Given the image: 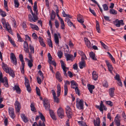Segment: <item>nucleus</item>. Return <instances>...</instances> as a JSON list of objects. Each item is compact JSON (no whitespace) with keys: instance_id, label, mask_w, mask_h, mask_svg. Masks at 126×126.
<instances>
[{"instance_id":"obj_1","label":"nucleus","mask_w":126,"mask_h":126,"mask_svg":"<svg viewBox=\"0 0 126 126\" xmlns=\"http://www.w3.org/2000/svg\"><path fill=\"white\" fill-rule=\"evenodd\" d=\"M83 101L82 99L77 98L76 101V106L77 108L80 110L83 109Z\"/></svg>"},{"instance_id":"obj_2","label":"nucleus","mask_w":126,"mask_h":126,"mask_svg":"<svg viewBox=\"0 0 126 126\" xmlns=\"http://www.w3.org/2000/svg\"><path fill=\"white\" fill-rule=\"evenodd\" d=\"M1 22L3 27H5L9 32H12L11 27L8 23L6 22L5 19L3 18L2 19Z\"/></svg>"},{"instance_id":"obj_3","label":"nucleus","mask_w":126,"mask_h":126,"mask_svg":"<svg viewBox=\"0 0 126 126\" xmlns=\"http://www.w3.org/2000/svg\"><path fill=\"white\" fill-rule=\"evenodd\" d=\"M44 105L46 110H50V103L49 100L47 98H45L43 100Z\"/></svg>"},{"instance_id":"obj_4","label":"nucleus","mask_w":126,"mask_h":126,"mask_svg":"<svg viewBox=\"0 0 126 126\" xmlns=\"http://www.w3.org/2000/svg\"><path fill=\"white\" fill-rule=\"evenodd\" d=\"M84 40L86 45L88 48H90L92 47L93 45V43H94L95 42V41L92 40V44H91L90 41L86 38H84Z\"/></svg>"},{"instance_id":"obj_5","label":"nucleus","mask_w":126,"mask_h":126,"mask_svg":"<svg viewBox=\"0 0 126 126\" xmlns=\"http://www.w3.org/2000/svg\"><path fill=\"white\" fill-rule=\"evenodd\" d=\"M32 16L31 15H28L29 20L31 22L32 21L35 22L38 19V18L37 16L35 14L32 15Z\"/></svg>"},{"instance_id":"obj_6","label":"nucleus","mask_w":126,"mask_h":126,"mask_svg":"<svg viewBox=\"0 0 126 126\" xmlns=\"http://www.w3.org/2000/svg\"><path fill=\"white\" fill-rule=\"evenodd\" d=\"M96 107L99 109L101 111H103V109L105 110H106L107 108L103 104V102L102 101H101L100 106L96 105Z\"/></svg>"},{"instance_id":"obj_7","label":"nucleus","mask_w":126,"mask_h":126,"mask_svg":"<svg viewBox=\"0 0 126 126\" xmlns=\"http://www.w3.org/2000/svg\"><path fill=\"white\" fill-rule=\"evenodd\" d=\"M57 114L59 117L61 118H62L64 117V111L61 107H60L58 109Z\"/></svg>"},{"instance_id":"obj_8","label":"nucleus","mask_w":126,"mask_h":126,"mask_svg":"<svg viewBox=\"0 0 126 126\" xmlns=\"http://www.w3.org/2000/svg\"><path fill=\"white\" fill-rule=\"evenodd\" d=\"M10 58L11 62L14 65H16L17 63V60L15 55L13 53H11Z\"/></svg>"},{"instance_id":"obj_9","label":"nucleus","mask_w":126,"mask_h":126,"mask_svg":"<svg viewBox=\"0 0 126 126\" xmlns=\"http://www.w3.org/2000/svg\"><path fill=\"white\" fill-rule=\"evenodd\" d=\"M66 113L68 117L69 118H70L71 117L72 112L71 110L70 107L67 106L66 108Z\"/></svg>"},{"instance_id":"obj_10","label":"nucleus","mask_w":126,"mask_h":126,"mask_svg":"<svg viewBox=\"0 0 126 126\" xmlns=\"http://www.w3.org/2000/svg\"><path fill=\"white\" fill-rule=\"evenodd\" d=\"M120 116L118 115H117L114 120V122L116 126H120Z\"/></svg>"},{"instance_id":"obj_11","label":"nucleus","mask_w":126,"mask_h":126,"mask_svg":"<svg viewBox=\"0 0 126 126\" xmlns=\"http://www.w3.org/2000/svg\"><path fill=\"white\" fill-rule=\"evenodd\" d=\"M65 84L64 85V95L65 96L67 95L68 92L67 85H69L70 82L69 81L66 80L64 81Z\"/></svg>"},{"instance_id":"obj_12","label":"nucleus","mask_w":126,"mask_h":126,"mask_svg":"<svg viewBox=\"0 0 126 126\" xmlns=\"http://www.w3.org/2000/svg\"><path fill=\"white\" fill-rule=\"evenodd\" d=\"M60 62L62 68L64 71V74L66 76L67 75L66 72L67 71V68L66 67V65L62 61H61Z\"/></svg>"},{"instance_id":"obj_13","label":"nucleus","mask_w":126,"mask_h":126,"mask_svg":"<svg viewBox=\"0 0 126 126\" xmlns=\"http://www.w3.org/2000/svg\"><path fill=\"white\" fill-rule=\"evenodd\" d=\"M65 56L66 58V60L67 61L71 60L72 61L74 59L73 55L72 54L66 53L65 54Z\"/></svg>"},{"instance_id":"obj_14","label":"nucleus","mask_w":126,"mask_h":126,"mask_svg":"<svg viewBox=\"0 0 126 126\" xmlns=\"http://www.w3.org/2000/svg\"><path fill=\"white\" fill-rule=\"evenodd\" d=\"M24 50L26 53H29V48L27 43L24 41L23 44Z\"/></svg>"},{"instance_id":"obj_15","label":"nucleus","mask_w":126,"mask_h":126,"mask_svg":"<svg viewBox=\"0 0 126 126\" xmlns=\"http://www.w3.org/2000/svg\"><path fill=\"white\" fill-rule=\"evenodd\" d=\"M8 111L9 114L11 117L12 118H14L15 116L13 109L12 108H9Z\"/></svg>"},{"instance_id":"obj_16","label":"nucleus","mask_w":126,"mask_h":126,"mask_svg":"<svg viewBox=\"0 0 126 126\" xmlns=\"http://www.w3.org/2000/svg\"><path fill=\"white\" fill-rule=\"evenodd\" d=\"M2 66L3 70L6 73H8L9 72L10 69L9 68L7 65L4 63H2Z\"/></svg>"},{"instance_id":"obj_17","label":"nucleus","mask_w":126,"mask_h":126,"mask_svg":"<svg viewBox=\"0 0 126 126\" xmlns=\"http://www.w3.org/2000/svg\"><path fill=\"white\" fill-rule=\"evenodd\" d=\"M15 107L16 111L19 112L20 108V105L19 103L17 101H16L15 104Z\"/></svg>"},{"instance_id":"obj_18","label":"nucleus","mask_w":126,"mask_h":126,"mask_svg":"<svg viewBox=\"0 0 126 126\" xmlns=\"http://www.w3.org/2000/svg\"><path fill=\"white\" fill-rule=\"evenodd\" d=\"M45 122H42L41 121H39L38 125L36 122H35L32 125V126H46L45 123Z\"/></svg>"},{"instance_id":"obj_19","label":"nucleus","mask_w":126,"mask_h":126,"mask_svg":"<svg viewBox=\"0 0 126 126\" xmlns=\"http://www.w3.org/2000/svg\"><path fill=\"white\" fill-rule=\"evenodd\" d=\"M105 62L109 70L110 73L112 72V70L113 68L112 65L107 60L105 61Z\"/></svg>"},{"instance_id":"obj_20","label":"nucleus","mask_w":126,"mask_h":126,"mask_svg":"<svg viewBox=\"0 0 126 126\" xmlns=\"http://www.w3.org/2000/svg\"><path fill=\"white\" fill-rule=\"evenodd\" d=\"M78 21L80 23L82 24L84 22V20L83 16L81 15H78L77 18Z\"/></svg>"},{"instance_id":"obj_21","label":"nucleus","mask_w":126,"mask_h":126,"mask_svg":"<svg viewBox=\"0 0 126 126\" xmlns=\"http://www.w3.org/2000/svg\"><path fill=\"white\" fill-rule=\"evenodd\" d=\"M56 79L60 82H61L62 80V78L61 74L58 72H57L56 74Z\"/></svg>"},{"instance_id":"obj_22","label":"nucleus","mask_w":126,"mask_h":126,"mask_svg":"<svg viewBox=\"0 0 126 126\" xmlns=\"http://www.w3.org/2000/svg\"><path fill=\"white\" fill-rule=\"evenodd\" d=\"M3 82H0V83H3L4 85L6 87H8V81L7 78L5 77H4L3 80Z\"/></svg>"},{"instance_id":"obj_23","label":"nucleus","mask_w":126,"mask_h":126,"mask_svg":"<svg viewBox=\"0 0 126 126\" xmlns=\"http://www.w3.org/2000/svg\"><path fill=\"white\" fill-rule=\"evenodd\" d=\"M88 89L90 93L91 94L93 93V90L94 89L95 87L94 85L89 84L87 85Z\"/></svg>"},{"instance_id":"obj_24","label":"nucleus","mask_w":126,"mask_h":126,"mask_svg":"<svg viewBox=\"0 0 126 126\" xmlns=\"http://www.w3.org/2000/svg\"><path fill=\"white\" fill-rule=\"evenodd\" d=\"M94 126H100V120L99 117H97L96 120H94Z\"/></svg>"},{"instance_id":"obj_25","label":"nucleus","mask_w":126,"mask_h":126,"mask_svg":"<svg viewBox=\"0 0 126 126\" xmlns=\"http://www.w3.org/2000/svg\"><path fill=\"white\" fill-rule=\"evenodd\" d=\"M59 19L60 22V26L61 29L63 30L64 29H65V25L63 20L62 18L60 17H59Z\"/></svg>"},{"instance_id":"obj_26","label":"nucleus","mask_w":126,"mask_h":126,"mask_svg":"<svg viewBox=\"0 0 126 126\" xmlns=\"http://www.w3.org/2000/svg\"><path fill=\"white\" fill-rule=\"evenodd\" d=\"M115 88L113 87L111 88L109 90V93L111 97H113L114 95V91Z\"/></svg>"},{"instance_id":"obj_27","label":"nucleus","mask_w":126,"mask_h":126,"mask_svg":"<svg viewBox=\"0 0 126 126\" xmlns=\"http://www.w3.org/2000/svg\"><path fill=\"white\" fill-rule=\"evenodd\" d=\"M117 20H118L117 22V23L115 24L116 27H120V25H123L124 24L123 20H118L117 19Z\"/></svg>"},{"instance_id":"obj_28","label":"nucleus","mask_w":126,"mask_h":126,"mask_svg":"<svg viewBox=\"0 0 126 126\" xmlns=\"http://www.w3.org/2000/svg\"><path fill=\"white\" fill-rule=\"evenodd\" d=\"M71 86L72 88L73 89H75L78 87V85L76 82L73 80L71 81Z\"/></svg>"},{"instance_id":"obj_29","label":"nucleus","mask_w":126,"mask_h":126,"mask_svg":"<svg viewBox=\"0 0 126 126\" xmlns=\"http://www.w3.org/2000/svg\"><path fill=\"white\" fill-rule=\"evenodd\" d=\"M13 89L14 90H16V92L18 94L20 93V89L18 85H15L14 87H13Z\"/></svg>"},{"instance_id":"obj_30","label":"nucleus","mask_w":126,"mask_h":126,"mask_svg":"<svg viewBox=\"0 0 126 126\" xmlns=\"http://www.w3.org/2000/svg\"><path fill=\"white\" fill-rule=\"evenodd\" d=\"M92 77L93 79L96 80L97 79L98 76L96 71H94L92 73Z\"/></svg>"},{"instance_id":"obj_31","label":"nucleus","mask_w":126,"mask_h":126,"mask_svg":"<svg viewBox=\"0 0 126 126\" xmlns=\"http://www.w3.org/2000/svg\"><path fill=\"white\" fill-rule=\"evenodd\" d=\"M54 41L56 45H58L59 44V40L57 34L55 33L54 35Z\"/></svg>"},{"instance_id":"obj_32","label":"nucleus","mask_w":126,"mask_h":126,"mask_svg":"<svg viewBox=\"0 0 126 126\" xmlns=\"http://www.w3.org/2000/svg\"><path fill=\"white\" fill-rule=\"evenodd\" d=\"M30 25L31 28L33 30H37L39 29L38 26L36 25L30 23Z\"/></svg>"},{"instance_id":"obj_33","label":"nucleus","mask_w":126,"mask_h":126,"mask_svg":"<svg viewBox=\"0 0 126 126\" xmlns=\"http://www.w3.org/2000/svg\"><path fill=\"white\" fill-rule=\"evenodd\" d=\"M79 66L80 69H82L85 66V63L83 61L80 62L79 63Z\"/></svg>"},{"instance_id":"obj_34","label":"nucleus","mask_w":126,"mask_h":126,"mask_svg":"<svg viewBox=\"0 0 126 126\" xmlns=\"http://www.w3.org/2000/svg\"><path fill=\"white\" fill-rule=\"evenodd\" d=\"M21 117L22 118L23 120L25 122H26L28 121V120L27 118L25 116L24 114H21Z\"/></svg>"},{"instance_id":"obj_35","label":"nucleus","mask_w":126,"mask_h":126,"mask_svg":"<svg viewBox=\"0 0 126 126\" xmlns=\"http://www.w3.org/2000/svg\"><path fill=\"white\" fill-rule=\"evenodd\" d=\"M90 57L92 59L94 60H96V58L95 57V54L93 52H91L89 53Z\"/></svg>"},{"instance_id":"obj_36","label":"nucleus","mask_w":126,"mask_h":126,"mask_svg":"<svg viewBox=\"0 0 126 126\" xmlns=\"http://www.w3.org/2000/svg\"><path fill=\"white\" fill-rule=\"evenodd\" d=\"M49 112L51 117L53 119L56 120V118L54 112L52 111L51 110H50Z\"/></svg>"},{"instance_id":"obj_37","label":"nucleus","mask_w":126,"mask_h":126,"mask_svg":"<svg viewBox=\"0 0 126 126\" xmlns=\"http://www.w3.org/2000/svg\"><path fill=\"white\" fill-rule=\"evenodd\" d=\"M96 29L97 31V32L99 33H100V28H99V23L96 20Z\"/></svg>"},{"instance_id":"obj_38","label":"nucleus","mask_w":126,"mask_h":126,"mask_svg":"<svg viewBox=\"0 0 126 126\" xmlns=\"http://www.w3.org/2000/svg\"><path fill=\"white\" fill-rule=\"evenodd\" d=\"M29 47L30 50V53L33 54L34 52V48L33 46L30 44L29 45Z\"/></svg>"},{"instance_id":"obj_39","label":"nucleus","mask_w":126,"mask_h":126,"mask_svg":"<svg viewBox=\"0 0 126 126\" xmlns=\"http://www.w3.org/2000/svg\"><path fill=\"white\" fill-rule=\"evenodd\" d=\"M8 73L12 77L14 78L15 77V75L14 73L11 69H10L9 72Z\"/></svg>"},{"instance_id":"obj_40","label":"nucleus","mask_w":126,"mask_h":126,"mask_svg":"<svg viewBox=\"0 0 126 126\" xmlns=\"http://www.w3.org/2000/svg\"><path fill=\"white\" fill-rule=\"evenodd\" d=\"M37 2L35 1L34 3V5L33 7V10L36 13H37L38 12L37 10Z\"/></svg>"},{"instance_id":"obj_41","label":"nucleus","mask_w":126,"mask_h":126,"mask_svg":"<svg viewBox=\"0 0 126 126\" xmlns=\"http://www.w3.org/2000/svg\"><path fill=\"white\" fill-rule=\"evenodd\" d=\"M25 84L26 87L30 86V84L28 79L26 77H25Z\"/></svg>"},{"instance_id":"obj_42","label":"nucleus","mask_w":126,"mask_h":126,"mask_svg":"<svg viewBox=\"0 0 126 126\" xmlns=\"http://www.w3.org/2000/svg\"><path fill=\"white\" fill-rule=\"evenodd\" d=\"M39 116H40L41 120H42L43 122H45V120L44 117L43 116V114L40 112H39Z\"/></svg>"},{"instance_id":"obj_43","label":"nucleus","mask_w":126,"mask_h":126,"mask_svg":"<svg viewBox=\"0 0 126 126\" xmlns=\"http://www.w3.org/2000/svg\"><path fill=\"white\" fill-rule=\"evenodd\" d=\"M110 14L114 15H115L117 13V11L113 9H110Z\"/></svg>"},{"instance_id":"obj_44","label":"nucleus","mask_w":126,"mask_h":126,"mask_svg":"<svg viewBox=\"0 0 126 126\" xmlns=\"http://www.w3.org/2000/svg\"><path fill=\"white\" fill-rule=\"evenodd\" d=\"M0 15L3 17H4L6 16V14L5 12L2 11L1 9H0Z\"/></svg>"},{"instance_id":"obj_45","label":"nucleus","mask_w":126,"mask_h":126,"mask_svg":"<svg viewBox=\"0 0 126 126\" xmlns=\"http://www.w3.org/2000/svg\"><path fill=\"white\" fill-rule=\"evenodd\" d=\"M31 107V110L32 111H34V112H36V110L35 108L34 104L33 103H32L31 105L30 106Z\"/></svg>"},{"instance_id":"obj_46","label":"nucleus","mask_w":126,"mask_h":126,"mask_svg":"<svg viewBox=\"0 0 126 126\" xmlns=\"http://www.w3.org/2000/svg\"><path fill=\"white\" fill-rule=\"evenodd\" d=\"M78 123L79 125L81 126H88L86 125V123L83 121H79L78 122Z\"/></svg>"},{"instance_id":"obj_47","label":"nucleus","mask_w":126,"mask_h":126,"mask_svg":"<svg viewBox=\"0 0 126 126\" xmlns=\"http://www.w3.org/2000/svg\"><path fill=\"white\" fill-rule=\"evenodd\" d=\"M105 103L106 105L109 106L110 107H112L113 105V102L110 101H106Z\"/></svg>"},{"instance_id":"obj_48","label":"nucleus","mask_w":126,"mask_h":126,"mask_svg":"<svg viewBox=\"0 0 126 126\" xmlns=\"http://www.w3.org/2000/svg\"><path fill=\"white\" fill-rule=\"evenodd\" d=\"M17 36L18 41L21 42H22L24 41L23 40L21 37L20 36L18 33H17Z\"/></svg>"},{"instance_id":"obj_49","label":"nucleus","mask_w":126,"mask_h":126,"mask_svg":"<svg viewBox=\"0 0 126 126\" xmlns=\"http://www.w3.org/2000/svg\"><path fill=\"white\" fill-rule=\"evenodd\" d=\"M19 58L21 62V64H25L24 62L23 59V55L22 54H20L19 56Z\"/></svg>"},{"instance_id":"obj_50","label":"nucleus","mask_w":126,"mask_h":126,"mask_svg":"<svg viewBox=\"0 0 126 126\" xmlns=\"http://www.w3.org/2000/svg\"><path fill=\"white\" fill-rule=\"evenodd\" d=\"M14 2L15 7L16 8H18L19 6V3L18 0H14Z\"/></svg>"},{"instance_id":"obj_51","label":"nucleus","mask_w":126,"mask_h":126,"mask_svg":"<svg viewBox=\"0 0 126 126\" xmlns=\"http://www.w3.org/2000/svg\"><path fill=\"white\" fill-rule=\"evenodd\" d=\"M55 17V14L54 12L53 11L51 13L50 15V19H51L53 20Z\"/></svg>"},{"instance_id":"obj_52","label":"nucleus","mask_w":126,"mask_h":126,"mask_svg":"<svg viewBox=\"0 0 126 126\" xmlns=\"http://www.w3.org/2000/svg\"><path fill=\"white\" fill-rule=\"evenodd\" d=\"M47 43L50 47H51L52 48L53 47L52 42L50 39H48L47 40Z\"/></svg>"},{"instance_id":"obj_53","label":"nucleus","mask_w":126,"mask_h":126,"mask_svg":"<svg viewBox=\"0 0 126 126\" xmlns=\"http://www.w3.org/2000/svg\"><path fill=\"white\" fill-rule=\"evenodd\" d=\"M22 66L21 68V73L23 74L24 73V67L25 66V64H21Z\"/></svg>"},{"instance_id":"obj_54","label":"nucleus","mask_w":126,"mask_h":126,"mask_svg":"<svg viewBox=\"0 0 126 126\" xmlns=\"http://www.w3.org/2000/svg\"><path fill=\"white\" fill-rule=\"evenodd\" d=\"M102 6L104 11H107L108 10V7L106 4H103Z\"/></svg>"},{"instance_id":"obj_55","label":"nucleus","mask_w":126,"mask_h":126,"mask_svg":"<svg viewBox=\"0 0 126 126\" xmlns=\"http://www.w3.org/2000/svg\"><path fill=\"white\" fill-rule=\"evenodd\" d=\"M48 63L50 64H52L54 66L56 67V63L54 61H52V60L48 61Z\"/></svg>"},{"instance_id":"obj_56","label":"nucleus","mask_w":126,"mask_h":126,"mask_svg":"<svg viewBox=\"0 0 126 126\" xmlns=\"http://www.w3.org/2000/svg\"><path fill=\"white\" fill-rule=\"evenodd\" d=\"M38 73L40 76L41 78L43 80L44 79V77L42 72L40 70L38 71Z\"/></svg>"},{"instance_id":"obj_57","label":"nucleus","mask_w":126,"mask_h":126,"mask_svg":"<svg viewBox=\"0 0 126 126\" xmlns=\"http://www.w3.org/2000/svg\"><path fill=\"white\" fill-rule=\"evenodd\" d=\"M28 65L29 67L31 68L33 64L32 63V61L29 60L28 62Z\"/></svg>"},{"instance_id":"obj_58","label":"nucleus","mask_w":126,"mask_h":126,"mask_svg":"<svg viewBox=\"0 0 126 126\" xmlns=\"http://www.w3.org/2000/svg\"><path fill=\"white\" fill-rule=\"evenodd\" d=\"M63 54V53L62 51H59L57 53L58 55L60 58L62 57Z\"/></svg>"},{"instance_id":"obj_59","label":"nucleus","mask_w":126,"mask_h":126,"mask_svg":"<svg viewBox=\"0 0 126 126\" xmlns=\"http://www.w3.org/2000/svg\"><path fill=\"white\" fill-rule=\"evenodd\" d=\"M22 25L24 29V30H26V29H25L27 28V26L25 22L24 21L23 22L22 24Z\"/></svg>"},{"instance_id":"obj_60","label":"nucleus","mask_w":126,"mask_h":126,"mask_svg":"<svg viewBox=\"0 0 126 126\" xmlns=\"http://www.w3.org/2000/svg\"><path fill=\"white\" fill-rule=\"evenodd\" d=\"M75 90L76 94H77L78 95H80V94L79 93V91L78 88V87L75 89Z\"/></svg>"},{"instance_id":"obj_61","label":"nucleus","mask_w":126,"mask_h":126,"mask_svg":"<svg viewBox=\"0 0 126 126\" xmlns=\"http://www.w3.org/2000/svg\"><path fill=\"white\" fill-rule=\"evenodd\" d=\"M4 77H3L1 71H0V82H3V80Z\"/></svg>"},{"instance_id":"obj_62","label":"nucleus","mask_w":126,"mask_h":126,"mask_svg":"<svg viewBox=\"0 0 126 126\" xmlns=\"http://www.w3.org/2000/svg\"><path fill=\"white\" fill-rule=\"evenodd\" d=\"M55 25L56 28H58L59 26V23L58 21L56 20L55 22Z\"/></svg>"},{"instance_id":"obj_63","label":"nucleus","mask_w":126,"mask_h":126,"mask_svg":"<svg viewBox=\"0 0 126 126\" xmlns=\"http://www.w3.org/2000/svg\"><path fill=\"white\" fill-rule=\"evenodd\" d=\"M37 82L39 84H40L42 83L41 79H40L39 76L37 77Z\"/></svg>"},{"instance_id":"obj_64","label":"nucleus","mask_w":126,"mask_h":126,"mask_svg":"<svg viewBox=\"0 0 126 126\" xmlns=\"http://www.w3.org/2000/svg\"><path fill=\"white\" fill-rule=\"evenodd\" d=\"M53 97L54 101L57 103H58L59 102L58 98L56 96Z\"/></svg>"}]
</instances>
